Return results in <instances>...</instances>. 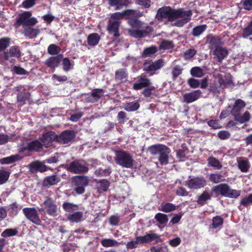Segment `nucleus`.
Returning a JSON list of instances; mask_svg holds the SVG:
<instances>
[{"mask_svg":"<svg viewBox=\"0 0 252 252\" xmlns=\"http://www.w3.org/2000/svg\"><path fill=\"white\" fill-rule=\"evenodd\" d=\"M111 173V169L108 168L105 169L99 168L96 170L94 174L98 177L107 176Z\"/></svg>","mask_w":252,"mask_h":252,"instance_id":"49530a36","label":"nucleus"},{"mask_svg":"<svg viewBox=\"0 0 252 252\" xmlns=\"http://www.w3.org/2000/svg\"><path fill=\"white\" fill-rule=\"evenodd\" d=\"M114 160L117 164L126 168H132L134 162L132 156L128 152L123 150L115 152Z\"/></svg>","mask_w":252,"mask_h":252,"instance_id":"20e7f679","label":"nucleus"},{"mask_svg":"<svg viewBox=\"0 0 252 252\" xmlns=\"http://www.w3.org/2000/svg\"><path fill=\"white\" fill-rule=\"evenodd\" d=\"M63 208L64 211L67 212H72L78 210V205L68 202L63 203Z\"/></svg>","mask_w":252,"mask_h":252,"instance_id":"4c0bfd02","label":"nucleus"},{"mask_svg":"<svg viewBox=\"0 0 252 252\" xmlns=\"http://www.w3.org/2000/svg\"><path fill=\"white\" fill-rule=\"evenodd\" d=\"M116 78L118 80H121L126 77V74L123 69H119L115 73Z\"/></svg>","mask_w":252,"mask_h":252,"instance_id":"774afa93","label":"nucleus"},{"mask_svg":"<svg viewBox=\"0 0 252 252\" xmlns=\"http://www.w3.org/2000/svg\"><path fill=\"white\" fill-rule=\"evenodd\" d=\"M134 15V10H126L122 12H115L113 13L109 18V20L115 22H119L120 20L126 17L130 19L128 23L133 28V29L128 30V32L130 36L135 38L146 36L151 32V28L142 23L137 19H131Z\"/></svg>","mask_w":252,"mask_h":252,"instance_id":"f257e3e1","label":"nucleus"},{"mask_svg":"<svg viewBox=\"0 0 252 252\" xmlns=\"http://www.w3.org/2000/svg\"><path fill=\"white\" fill-rule=\"evenodd\" d=\"M61 51V48L55 45V44H51L48 46V52L49 54L52 55H58L60 53Z\"/></svg>","mask_w":252,"mask_h":252,"instance_id":"09e8293b","label":"nucleus"},{"mask_svg":"<svg viewBox=\"0 0 252 252\" xmlns=\"http://www.w3.org/2000/svg\"><path fill=\"white\" fill-rule=\"evenodd\" d=\"M236 161L238 168L241 172L244 173L248 172L251 165L249 159L247 158L243 157H237Z\"/></svg>","mask_w":252,"mask_h":252,"instance_id":"aec40b11","label":"nucleus"},{"mask_svg":"<svg viewBox=\"0 0 252 252\" xmlns=\"http://www.w3.org/2000/svg\"><path fill=\"white\" fill-rule=\"evenodd\" d=\"M246 105L244 101L241 99H237L235 100V103L231 110V113L234 116H237L240 114L241 110Z\"/></svg>","mask_w":252,"mask_h":252,"instance_id":"a878e982","label":"nucleus"},{"mask_svg":"<svg viewBox=\"0 0 252 252\" xmlns=\"http://www.w3.org/2000/svg\"><path fill=\"white\" fill-rule=\"evenodd\" d=\"M213 55L215 56L218 61L221 63L228 54L227 50L220 46L212 51Z\"/></svg>","mask_w":252,"mask_h":252,"instance_id":"b1692460","label":"nucleus"},{"mask_svg":"<svg viewBox=\"0 0 252 252\" xmlns=\"http://www.w3.org/2000/svg\"><path fill=\"white\" fill-rule=\"evenodd\" d=\"M223 222V219L220 216H216L213 218L212 226L214 228H217L221 225Z\"/></svg>","mask_w":252,"mask_h":252,"instance_id":"5fc2aeb1","label":"nucleus"},{"mask_svg":"<svg viewBox=\"0 0 252 252\" xmlns=\"http://www.w3.org/2000/svg\"><path fill=\"white\" fill-rule=\"evenodd\" d=\"M11 71L12 72L17 75H22L28 74V72L26 71L25 69L22 68L21 67L16 65L14 66L12 68Z\"/></svg>","mask_w":252,"mask_h":252,"instance_id":"6e6d98bb","label":"nucleus"},{"mask_svg":"<svg viewBox=\"0 0 252 252\" xmlns=\"http://www.w3.org/2000/svg\"><path fill=\"white\" fill-rule=\"evenodd\" d=\"M43 145L38 140L32 141L24 147V150H28L30 152H38L42 148Z\"/></svg>","mask_w":252,"mask_h":252,"instance_id":"bb28decb","label":"nucleus"},{"mask_svg":"<svg viewBox=\"0 0 252 252\" xmlns=\"http://www.w3.org/2000/svg\"><path fill=\"white\" fill-rule=\"evenodd\" d=\"M175 11L170 6H163L158 10L156 18L161 21L173 22Z\"/></svg>","mask_w":252,"mask_h":252,"instance_id":"9d476101","label":"nucleus"},{"mask_svg":"<svg viewBox=\"0 0 252 252\" xmlns=\"http://www.w3.org/2000/svg\"><path fill=\"white\" fill-rule=\"evenodd\" d=\"M18 231L16 229H7L3 231L1 236L3 237H10L17 235Z\"/></svg>","mask_w":252,"mask_h":252,"instance_id":"13d9d810","label":"nucleus"},{"mask_svg":"<svg viewBox=\"0 0 252 252\" xmlns=\"http://www.w3.org/2000/svg\"><path fill=\"white\" fill-rule=\"evenodd\" d=\"M67 171L74 174H80L87 173L88 168L82 160H75L62 165Z\"/></svg>","mask_w":252,"mask_h":252,"instance_id":"423d86ee","label":"nucleus"},{"mask_svg":"<svg viewBox=\"0 0 252 252\" xmlns=\"http://www.w3.org/2000/svg\"><path fill=\"white\" fill-rule=\"evenodd\" d=\"M22 158L18 154L2 158L0 159L1 164H10L21 159Z\"/></svg>","mask_w":252,"mask_h":252,"instance_id":"2f4dec72","label":"nucleus"},{"mask_svg":"<svg viewBox=\"0 0 252 252\" xmlns=\"http://www.w3.org/2000/svg\"><path fill=\"white\" fill-rule=\"evenodd\" d=\"M156 89V87L153 86H150L147 88H145V89L142 92V94L147 97H150L152 94V92Z\"/></svg>","mask_w":252,"mask_h":252,"instance_id":"680f3d73","label":"nucleus"},{"mask_svg":"<svg viewBox=\"0 0 252 252\" xmlns=\"http://www.w3.org/2000/svg\"><path fill=\"white\" fill-rule=\"evenodd\" d=\"M82 217V212H76L74 213L69 214L67 216V219L71 222H78L81 221Z\"/></svg>","mask_w":252,"mask_h":252,"instance_id":"f704fd0d","label":"nucleus"},{"mask_svg":"<svg viewBox=\"0 0 252 252\" xmlns=\"http://www.w3.org/2000/svg\"><path fill=\"white\" fill-rule=\"evenodd\" d=\"M252 204V193L249 194L248 196L243 198L241 201L240 204L245 207H247Z\"/></svg>","mask_w":252,"mask_h":252,"instance_id":"4d7b16f0","label":"nucleus"},{"mask_svg":"<svg viewBox=\"0 0 252 252\" xmlns=\"http://www.w3.org/2000/svg\"><path fill=\"white\" fill-rule=\"evenodd\" d=\"M173 47V44L172 41L168 40H163L160 45L161 49H169Z\"/></svg>","mask_w":252,"mask_h":252,"instance_id":"e2e57ef3","label":"nucleus"},{"mask_svg":"<svg viewBox=\"0 0 252 252\" xmlns=\"http://www.w3.org/2000/svg\"><path fill=\"white\" fill-rule=\"evenodd\" d=\"M28 98V94L25 92H21L17 95V101L19 102L22 103V104L25 103V101Z\"/></svg>","mask_w":252,"mask_h":252,"instance_id":"0e129e2a","label":"nucleus"},{"mask_svg":"<svg viewBox=\"0 0 252 252\" xmlns=\"http://www.w3.org/2000/svg\"><path fill=\"white\" fill-rule=\"evenodd\" d=\"M10 42V38L8 37H3L0 39V52L4 50L9 46Z\"/></svg>","mask_w":252,"mask_h":252,"instance_id":"8fccbe9b","label":"nucleus"},{"mask_svg":"<svg viewBox=\"0 0 252 252\" xmlns=\"http://www.w3.org/2000/svg\"><path fill=\"white\" fill-rule=\"evenodd\" d=\"M71 180L74 191L78 194H83L85 188L89 184V178L86 176H75L72 178Z\"/></svg>","mask_w":252,"mask_h":252,"instance_id":"6e6552de","label":"nucleus"},{"mask_svg":"<svg viewBox=\"0 0 252 252\" xmlns=\"http://www.w3.org/2000/svg\"><path fill=\"white\" fill-rule=\"evenodd\" d=\"M148 151L154 156H158L159 163L162 165H166L168 163L170 149L162 144L154 145L149 147Z\"/></svg>","mask_w":252,"mask_h":252,"instance_id":"7ed1b4c3","label":"nucleus"},{"mask_svg":"<svg viewBox=\"0 0 252 252\" xmlns=\"http://www.w3.org/2000/svg\"><path fill=\"white\" fill-rule=\"evenodd\" d=\"M140 104L138 101H132L126 103L124 106L125 110L128 112L135 111L139 109Z\"/></svg>","mask_w":252,"mask_h":252,"instance_id":"72a5a7b5","label":"nucleus"},{"mask_svg":"<svg viewBox=\"0 0 252 252\" xmlns=\"http://www.w3.org/2000/svg\"><path fill=\"white\" fill-rule=\"evenodd\" d=\"M11 212L14 215H16L19 211L21 209V206H20L16 202L11 204L10 205Z\"/></svg>","mask_w":252,"mask_h":252,"instance_id":"338daca9","label":"nucleus"},{"mask_svg":"<svg viewBox=\"0 0 252 252\" xmlns=\"http://www.w3.org/2000/svg\"><path fill=\"white\" fill-rule=\"evenodd\" d=\"M109 4L115 6V9L118 10L123 6H126L130 3V0H108Z\"/></svg>","mask_w":252,"mask_h":252,"instance_id":"c756f323","label":"nucleus"},{"mask_svg":"<svg viewBox=\"0 0 252 252\" xmlns=\"http://www.w3.org/2000/svg\"><path fill=\"white\" fill-rule=\"evenodd\" d=\"M55 140H57V135L53 131H49L43 134L40 138L42 144L45 148L50 147L52 144V142Z\"/></svg>","mask_w":252,"mask_h":252,"instance_id":"f3484780","label":"nucleus"},{"mask_svg":"<svg viewBox=\"0 0 252 252\" xmlns=\"http://www.w3.org/2000/svg\"><path fill=\"white\" fill-rule=\"evenodd\" d=\"M135 79L137 80L136 82L134 83L132 86V88L135 90H139L150 87L152 84L151 80L145 75L142 74Z\"/></svg>","mask_w":252,"mask_h":252,"instance_id":"2eb2a0df","label":"nucleus"},{"mask_svg":"<svg viewBox=\"0 0 252 252\" xmlns=\"http://www.w3.org/2000/svg\"><path fill=\"white\" fill-rule=\"evenodd\" d=\"M160 240L159 235L150 231L144 236H137L134 239L127 242L126 247L128 250H132L138 248L139 245L150 243L153 241L158 242Z\"/></svg>","mask_w":252,"mask_h":252,"instance_id":"f03ea898","label":"nucleus"},{"mask_svg":"<svg viewBox=\"0 0 252 252\" xmlns=\"http://www.w3.org/2000/svg\"><path fill=\"white\" fill-rule=\"evenodd\" d=\"M208 165L213 167L215 169H220L222 165L219 159L214 157H210L208 159Z\"/></svg>","mask_w":252,"mask_h":252,"instance_id":"7c9ffc66","label":"nucleus"},{"mask_svg":"<svg viewBox=\"0 0 252 252\" xmlns=\"http://www.w3.org/2000/svg\"><path fill=\"white\" fill-rule=\"evenodd\" d=\"M210 180L214 183H218L223 181V176L220 174H211Z\"/></svg>","mask_w":252,"mask_h":252,"instance_id":"864d4df0","label":"nucleus"},{"mask_svg":"<svg viewBox=\"0 0 252 252\" xmlns=\"http://www.w3.org/2000/svg\"><path fill=\"white\" fill-rule=\"evenodd\" d=\"M23 212L26 217L32 222L36 225L40 224L41 221L34 208H25L23 209Z\"/></svg>","mask_w":252,"mask_h":252,"instance_id":"ddd939ff","label":"nucleus"},{"mask_svg":"<svg viewBox=\"0 0 252 252\" xmlns=\"http://www.w3.org/2000/svg\"><path fill=\"white\" fill-rule=\"evenodd\" d=\"M242 36L244 38H249L250 40H252V20L244 29Z\"/></svg>","mask_w":252,"mask_h":252,"instance_id":"ea45409f","label":"nucleus"},{"mask_svg":"<svg viewBox=\"0 0 252 252\" xmlns=\"http://www.w3.org/2000/svg\"><path fill=\"white\" fill-rule=\"evenodd\" d=\"M183 69L179 65H176L172 69V74L173 76V80H175V79L178 77L182 72Z\"/></svg>","mask_w":252,"mask_h":252,"instance_id":"052dcab7","label":"nucleus"},{"mask_svg":"<svg viewBox=\"0 0 252 252\" xmlns=\"http://www.w3.org/2000/svg\"><path fill=\"white\" fill-rule=\"evenodd\" d=\"M120 22H115L109 19L107 29L109 33L113 34L115 37L119 36V33Z\"/></svg>","mask_w":252,"mask_h":252,"instance_id":"5701e85b","label":"nucleus"},{"mask_svg":"<svg viewBox=\"0 0 252 252\" xmlns=\"http://www.w3.org/2000/svg\"><path fill=\"white\" fill-rule=\"evenodd\" d=\"M104 91L101 89H95L90 93L86 98V101L94 103L97 101L104 95Z\"/></svg>","mask_w":252,"mask_h":252,"instance_id":"a211bd4d","label":"nucleus"},{"mask_svg":"<svg viewBox=\"0 0 252 252\" xmlns=\"http://www.w3.org/2000/svg\"><path fill=\"white\" fill-rule=\"evenodd\" d=\"M190 72L191 76L194 77L200 78L204 75L203 69L198 66L192 67L190 69Z\"/></svg>","mask_w":252,"mask_h":252,"instance_id":"58836bf2","label":"nucleus"},{"mask_svg":"<svg viewBox=\"0 0 252 252\" xmlns=\"http://www.w3.org/2000/svg\"><path fill=\"white\" fill-rule=\"evenodd\" d=\"M196 54V51L194 49L191 48L186 50L184 53V58L186 60L191 59Z\"/></svg>","mask_w":252,"mask_h":252,"instance_id":"bf43d9fd","label":"nucleus"},{"mask_svg":"<svg viewBox=\"0 0 252 252\" xmlns=\"http://www.w3.org/2000/svg\"><path fill=\"white\" fill-rule=\"evenodd\" d=\"M75 133L72 130L63 131L60 135H57V141L61 144H68L74 141Z\"/></svg>","mask_w":252,"mask_h":252,"instance_id":"dca6fc26","label":"nucleus"},{"mask_svg":"<svg viewBox=\"0 0 252 252\" xmlns=\"http://www.w3.org/2000/svg\"><path fill=\"white\" fill-rule=\"evenodd\" d=\"M206 25L196 26L192 29L191 34L195 37L198 36L206 30Z\"/></svg>","mask_w":252,"mask_h":252,"instance_id":"e433bc0d","label":"nucleus"},{"mask_svg":"<svg viewBox=\"0 0 252 252\" xmlns=\"http://www.w3.org/2000/svg\"><path fill=\"white\" fill-rule=\"evenodd\" d=\"M235 120L239 122L240 123H244L250 120V114L248 111H246L244 114L241 116L238 114L237 116H234Z\"/></svg>","mask_w":252,"mask_h":252,"instance_id":"a19ab883","label":"nucleus"},{"mask_svg":"<svg viewBox=\"0 0 252 252\" xmlns=\"http://www.w3.org/2000/svg\"><path fill=\"white\" fill-rule=\"evenodd\" d=\"M155 219H156L160 224L163 225H166L168 220L166 215L160 213L156 215Z\"/></svg>","mask_w":252,"mask_h":252,"instance_id":"79ce46f5","label":"nucleus"},{"mask_svg":"<svg viewBox=\"0 0 252 252\" xmlns=\"http://www.w3.org/2000/svg\"><path fill=\"white\" fill-rule=\"evenodd\" d=\"M120 217L117 215H113L109 218V223L112 226L118 225L120 222Z\"/></svg>","mask_w":252,"mask_h":252,"instance_id":"69168bd1","label":"nucleus"},{"mask_svg":"<svg viewBox=\"0 0 252 252\" xmlns=\"http://www.w3.org/2000/svg\"><path fill=\"white\" fill-rule=\"evenodd\" d=\"M63 59V69L65 71H68L73 67V64L71 63L68 58H65Z\"/></svg>","mask_w":252,"mask_h":252,"instance_id":"a18cd8bd","label":"nucleus"},{"mask_svg":"<svg viewBox=\"0 0 252 252\" xmlns=\"http://www.w3.org/2000/svg\"><path fill=\"white\" fill-rule=\"evenodd\" d=\"M100 40V36L97 33L90 34L87 38L88 45L91 46L96 45Z\"/></svg>","mask_w":252,"mask_h":252,"instance_id":"473e14b6","label":"nucleus"},{"mask_svg":"<svg viewBox=\"0 0 252 252\" xmlns=\"http://www.w3.org/2000/svg\"><path fill=\"white\" fill-rule=\"evenodd\" d=\"M109 186L110 183L108 180L106 179H102L96 181L95 189L98 193H101L107 191Z\"/></svg>","mask_w":252,"mask_h":252,"instance_id":"cd10ccee","label":"nucleus"},{"mask_svg":"<svg viewBox=\"0 0 252 252\" xmlns=\"http://www.w3.org/2000/svg\"><path fill=\"white\" fill-rule=\"evenodd\" d=\"M211 199L210 194L206 191H204L198 198L197 202L199 204L203 205L206 201Z\"/></svg>","mask_w":252,"mask_h":252,"instance_id":"c03bdc74","label":"nucleus"},{"mask_svg":"<svg viewBox=\"0 0 252 252\" xmlns=\"http://www.w3.org/2000/svg\"><path fill=\"white\" fill-rule=\"evenodd\" d=\"M212 191L219 192L221 195L230 198H237L241 194L240 190L232 189L226 184H221L215 187L212 189Z\"/></svg>","mask_w":252,"mask_h":252,"instance_id":"0eeeda50","label":"nucleus"},{"mask_svg":"<svg viewBox=\"0 0 252 252\" xmlns=\"http://www.w3.org/2000/svg\"><path fill=\"white\" fill-rule=\"evenodd\" d=\"M32 13L30 11L24 12L19 16L16 19V24L23 26H31L35 25L38 21L36 18L32 17Z\"/></svg>","mask_w":252,"mask_h":252,"instance_id":"9b49d317","label":"nucleus"},{"mask_svg":"<svg viewBox=\"0 0 252 252\" xmlns=\"http://www.w3.org/2000/svg\"><path fill=\"white\" fill-rule=\"evenodd\" d=\"M160 207V210L165 213H169L176 209V206L171 203L162 204Z\"/></svg>","mask_w":252,"mask_h":252,"instance_id":"37998d69","label":"nucleus"},{"mask_svg":"<svg viewBox=\"0 0 252 252\" xmlns=\"http://www.w3.org/2000/svg\"><path fill=\"white\" fill-rule=\"evenodd\" d=\"M206 43L209 44V49L213 51L220 47L221 44L220 39L215 36L209 35L206 37Z\"/></svg>","mask_w":252,"mask_h":252,"instance_id":"393cba45","label":"nucleus"},{"mask_svg":"<svg viewBox=\"0 0 252 252\" xmlns=\"http://www.w3.org/2000/svg\"><path fill=\"white\" fill-rule=\"evenodd\" d=\"M62 54L49 58L45 62V64L49 68L55 69L57 67L63 59Z\"/></svg>","mask_w":252,"mask_h":252,"instance_id":"4be33fe9","label":"nucleus"},{"mask_svg":"<svg viewBox=\"0 0 252 252\" xmlns=\"http://www.w3.org/2000/svg\"><path fill=\"white\" fill-rule=\"evenodd\" d=\"M189 178L186 181L185 185L190 189H198L204 187L206 185V181L203 177H194L192 178L189 177Z\"/></svg>","mask_w":252,"mask_h":252,"instance_id":"f8f14e48","label":"nucleus"},{"mask_svg":"<svg viewBox=\"0 0 252 252\" xmlns=\"http://www.w3.org/2000/svg\"><path fill=\"white\" fill-rule=\"evenodd\" d=\"M10 173L4 170H0V185L4 183L9 178Z\"/></svg>","mask_w":252,"mask_h":252,"instance_id":"603ef678","label":"nucleus"},{"mask_svg":"<svg viewBox=\"0 0 252 252\" xmlns=\"http://www.w3.org/2000/svg\"><path fill=\"white\" fill-rule=\"evenodd\" d=\"M164 64L163 60H158L155 62L146 61L143 65V69L147 72L155 71L161 68Z\"/></svg>","mask_w":252,"mask_h":252,"instance_id":"4468645a","label":"nucleus"},{"mask_svg":"<svg viewBox=\"0 0 252 252\" xmlns=\"http://www.w3.org/2000/svg\"><path fill=\"white\" fill-rule=\"evenodd\" d=\"M118 242L116 240L110 239H105L102 240L101 245L105 247H109L117 246Z\"/></svg>","mask_w":252,"mask_h":252,"instance_id":"3c124183","label":"nucleus"},{"mask_svg":"<svg viewBox=\"0 0 252 252\" xmlns=\"http://www.w3.org/2000/svg\"><path fill=\"white\" fill-rule=\"evenodd\" d=\"M39 33L38 29H33L31 27H28L24 30V34L29 38H32L36 37Z\"/></svg>","mask_w":252,"mask_h":252,"instance_id":"c9c22d12","label":"nucleus"},{"mask_svg":"<svg viewBox=\"0 0 252 252\" xmlns=\"http://www.w3.org/2000/svg\"><path fill=\"white\" fill-rule=\"evenodd\" d=\"M45 163L39 161H35L31 162L28 166L30 171L32 173L37 171L44 172L47 170V166L45 165Z\"/></svg>","mask_w":252,"mask_h":252,"instance_id":"6ab92c4d","label":"nucleus"},{"mask_svg":"<svg viewBox=\"0 0 252 252\" xmlns=\"http://www.w3.org/2000/svg\"><path fill=\"white\" fill-rule=\"evenodd\" d=\"M157 51V48L155 46H151L143 50L142 56L144 57H149L156 53Z\"/></svg>","mask_w":252,"mask_h":252,"instance_id":"de8ad7c7","label":"nucleus"},{"mask_svg":"<svg viewBox=\"0 0 252 252\" xmlns=\"http://www.w3.org/2000/svg\"><path fill=\"white\" fill-rule=\"evenodd\" d=\"M40 212H46L51 217H56L58 215V207L54 200L51 198H47L43 203L41 204L38 208Z\"/></svg>","mask_w":252,"mask_h":252,"instance_id":"1a4fd4ad","label":"nucleus"},{"mask_svg":"<svg viewBox=\"0 0 252 252\" xmlns=\"http://www.w3.org/2000/svg\"><path fill=\"white\" fill-rule=\"evenodd\" d=\"M192 15L191 10H186L184 8L176 9L173 25L177 27H183L190 20Z\"/></svg>","mask_w":252,"mask_h":252,"instance_id":"39448f33","label":"nucleus"},{"mask_svg":"<svg viewBox=\"0 0 252 252\" xmlns=\"http://www.w3.org/2000/svg\"><path fill=\"white\" fill-rule=\"evenodd\" d=\"M201 91L197 90L183 95V102L187 103H192L197 100L201 94Z\"/></svg>","mask_w":252,"mask_h":252,"instance_id":"412c9836","label":"nucleus"},{"mask_svg":"<svg viewBox=\"0 0 252 252\" xmlns=\"http://www.w3.org/2000/svg\"><path fill=\"white\" fill-rule=\"evenodd\" d=\"M61 180L60 176L53 175L45 178L43 181V185L44 186H53L58 184Z\"/></svg>","mask_w":252,"mask_h":252,"instance_id":"c85d7f7f","label":"nucleus"}]
</instances>
